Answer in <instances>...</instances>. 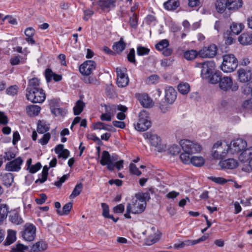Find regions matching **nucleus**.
<instances>
[{"label":"nucleus","mask_w":252,"mask_h":252,"mask_svg":"<svg viewBox=\"0 0 252 252\" xmlns=\"http://www.w3.org/2000/svg\"><path fill=\"white\" fill-rule=\"evenodd\" d=\"M223 62L220 66L221 69L224 72L233 71L238 66L237 58L233 54H226L223 56Z\"/></svg>","instance_id":"1"},{"label":"nucleus","mask_w":252,"mask_h":252,"mask_svg":"<svg viewBox=\"0 0 252 252\" xmlns=\"http://www.w3.org/2000/svg\"><path fill=\"white\" fill-rule=\"evenodd\" d=\"M239 159L244 164L242 170L244 172L250 173L252 171V147L246 149L243 151L239 157Z\"/></svg>","instance_id":"2"},{"label":"nucleus","mask_w":252,"mask_h":252,"mask_svg":"<svg viewBox=\"0 0 252 252\" xmlns=\"http://www.w3.org/2000/svg\"><path fill=\"white\" fill-rule=\"evenodd\" d=\"M151 125L148 113L145 110L140 112L138 121L135 125V129L138 131H144L151 126Z\"/></svg>","instance_id":"3"},{"label":"nucleus","mask_w":252,"mask_h":252,"mask_svg":"<svg viewBox=\"0 0 252 252\" xmlns=\"http://www.w3.org/2000/svg\"><path fill=\"white\" fill-rule=\"evenodd\" d=\"M247 146V142L241 138L232 140L230 145H228L227 152L231 154H238L244 150H246Z\"/></svg>","instance_id":"4"},{"label":"nucleus","mask_w":252,"mask_h":252,"mask_svg":"<svg viewBox=\"0 0 252 252\" xmlns=\"http://www.w3.org/2000/svg\"><path fill=\"white\" fill-rule=\"evenodd\" d=\"M180 144L184 152L191 154L197 153L201 150V146L199 144L189 140L182 139L180 141Z\"/></svg>","instance_id":"5"},{"label":"nucleus","mask_w":252,"mask_h":252,"mask_svg":"<svg viewBox=\"0 0 252 252\" xmlns=\"http://www.w3.org/2000/svg\"><path fill=\"white\" fill-rule=\"evenodd\" d=\"M27 99L33 103H41L46 98L44 91L42 89L27 93L26 94Z\"/></svg>","instance_id":"6"},{"label":"nucleus","mask_w":252,"mask_h":252,"mask_svg":"<svg viewBox=\"0 0 252 252\" xmlns=\"http://www.w3.org/2000/svg\"><path fill=\"white\" fill-rule=\"evenodd\" d=\"M36 228L34 225L27 223L24 226V230L21 231V236L26 241L31 242L34 240L36 236Z\"/></svg>","instance_id":"7"},{"label":"nucleus","mask_w":252,"mask_h":252,"mask_svg":"<svg viewBox=\"0 0 252 252\" xmlns=\"http://www.w3.org/2000/svg\"><path fill=\"white\" fill-rule=\"evenodd\" d=\"M118 159L117 155L111 156L109 152L107 151H103L100 160V163L103 165H107V168L109 170L113 171L114 170V162Z\"/></svg>","instance_id":"8"},{"label":"nucleus","mask_w":252,"mask_h":252,"mask_svg":"<svg viewBox=\"0 0 252 252\" xmlns=\"http://www.w3.org/2000/svg\"><path fill=\"white\" fill-rule=\"evenodd\" d=\"M126 69L125 67H117V84L119 87L124 88L128 85L129 78L126 74Z\"/></svg>","instance_id":"9"},{"label":"nucleus","mask_w":252,"mask_h":252,"mask_svg":"<svg viewBox=\"0 0 252 252\" xmlns=\"http://www.w3.org/2000/svg\"><path fill=\"white\" fill-rule=\"evenodd\" d=\"M219 87L223 91H227L230 89H231L232 91H236L238 89L237 85H233L232 78L228 76L222 77L219 83Z\"/></svg>","instance_id":"10"},{"label":"nucleus","mask_w":252,"mask_h":252,"mask_svg":"<svg viewBox=\"0 0 252 252\" xmlns=\"http://www.w3.org/2000/svg\"><path fill=\"white\" fill-rule=\"evenodd\" d=\"M218 48L215 44L204 47L199 51V56L202 58H212L214 57L217 53Z\"/></svg>","instance_id":"11"},{"label":"nucleus","mask_w":252,"mask_h":252,"mask_svg":"<svg viewBox=\"0 0 252 252\" xmlns=\"http://www.w3.org/2000/svg\"><path fill=\"white\" fill-rule=\"evenodd\" d=\"M145 138L149 139L151 145L157 148L158 152H161L164 149L163 146L161 145V140L160 137L157 134H153L151 132H146L144 134Z\"/></svg>","instance_id":"12"},{"label":"nucleus","mask_w":252,"mask_h":252,"mask_svg":"<svg viewBox=\"0 0 252 252\" xmlns=\"http://www.w3.org/2000/svg\"><path fill=\"white\" fill-rule=\"evenodd\" d=\"M96 67L95 63L92 60L85 61L79 66L80 73L85 76H89Z\"/></svg>","instance_id":"13"},{"label":"nucleus","mask_w":252,"mask_h":252,"mask_svg":"<svg viewBox=\"0 0 252 252\" xmlns=\"http://www.w3.org/2000/svg\"><path fill=\"white\" fill-rule=\"evenodd\" d=\"M201 75L203 78L210 77L215 68V63L213 61H207L202 64Z\"/></svg>","instance_id":"14"},{"label":"nucleus","mask_w":252,"mask_h":252,"mask_svg":"<svg viewBox=\"0 0 252 252\" xmlns=\"http://www.w3.org/2000/svg\"><path fill=\"white\" fill-rule=\"evenodd\" d=\"M101 106L104 107L105 108V112L112 117H113L117 111H121L122 112H126L127 110V108L126 106L119 104V105H115V104H104L103 105L101 104Z\"/></svg>","instance_id":"15"},{"label":"nucleus","mask_w":252,"mask_h":252,"mask_svg":"<svg viewBox=\"0 0 252 252\" xmlns=\"http://www.w3.org/2000/svg\"><path fill=\"white\" fill-rule=\"evenodd\" d=\"M240 82L248 83L252 80V72L250 69L241 68L237 71Z\"/></svg>","instance_id":"16"},{"label":"nucleus","mask_w":252,"mask_h":252,"mask_svg":"<svg viewBox=\"0 0 252 252\" xmlns=\"http://www.w3.org/2000/svg\"><path fill=\"white\" fill-rule=\"evenodd\" d=\"M23 160L21 157L7 162L5 165V169L8 171L18 172L21 169V165Z\"/></svg>","instance_id":"17"},{"label":"nucleus","mask_w":252,"mask_h":252,"mask_svg":"<svg viewBox=\"0 0 252 252\" xmlns=\"http://www.w3.org/2000/svg\"><path fill=\"white\" fill-rule=\"evenodd\" d=\"M177 92L172 87L169 86L165 90V100L169 104H172L177 98Z\"/></svg>","instance_id":"18"},{"label":"nucleus","mask_w":252,"mask_h":252,"mask_svg":"<svg viewBox=\"0 0 252 252\" xmlns=\"http://www.w3.org/2000/svg\"><path fill=\"white\" fill-rule=\"evenodd\" d=\"M221 145V142L218 141L213 145L212 156L214 158L222 159L224 158L226 153L222 150Z\"/></svg>","instance_id":"19"},{"label":"nucleus","mask_w":252,"mask_h":252,"mask_svg":"<svg viewBox=\"0 0 252 252\" xmlns=\"http://www.w3.org/2000/svg\"><path fill=\"white\" fill-rule=\"evenodd\" d=\"M135 97L141 105L145 108H150L153 106V100L146 94H136Z\"/></svg>","instance_id":"20"},{"label":"nucleus","mask_w":252,"mask_h":252,"mask_svg":"<svg viewBox=\"0 0 252 252\" xmlns=\"http://www.w3.org/2000/svg\"><path fill=\"white\" fill-rule=\"evenodd\" d=\"M146 206H127L126 212L124 216L126 218L130 219L131 214H138L142 213L145 210Z\"/></svg>","instance_id":"21"},{"label":"nucleus","mask_w":252,"mask_h":252,"mask_svg":"<svg viewBox=\"0 0 252 252\" xmlns=\"http://www.w3.org/2000/svg\"><path fill=\"white\" fill-rule=\"evenodd\" d=\"M115 0H98L99 8L104 12H109L111 9L115 7Z\"/></svg>","instance_id":"22"},{"label":"nucleus","mask_w":252,"mask_h":252,"mask_svg":"<svg viewBox=\"0 0 252 252\" xmlns=\"http://www.w3.org/2000/svg\"><path fill=\"white\" fill-rule=\"evenodd\" d=\"M219 165L222 168L232 169L237 167L238 165L237 160L233 158L221 160Z\"/></svg>","instance_id":"23"},{"label":"nucleus","mask_w":252,"mask_h":252,"mask_svg":"<svg viewBox=\"0 0 252 252\" xmlns=\"http://www.w3.org/2000/svg\"><path fill=\"white\" fill-rule=\"evenodd\" d=\"M47 248V244L44 241H39L33 244L29 252H43Z\"/></svg>","instance_id":"24"},{"label":"nucleus","mask_w":252,"mask_h":252,"mask_svg":"<svg viewBox=\"0 0 252 252\" xmlns=\"http://www.w3.org/2000/svg\"><path fill=\"white\" fill-rule=\"evenodd\" d=\"M40 80L37 78H32L29 80L26 89V93L40 89Z\"/></svg>","instance_id":"25"},{"label":"nucleus","mask_w":252,"mask_h":252,"mask_svg":"<svg viewBox=\"0 0 252 252\" xmlns=\"http://www.w3.org/2000/svg\"><path fill=\"white\" fill-rule=\"evenodd\" d=\"M242 0H227L226 6L229 10L235 11L239 9L243 5Z\"/></svg>","instance_id":"26"},{"label":"nucleus","mask_w":252,"mask_h":252,"mask_svg":"<svg viewBox=\"0 0 252 252\" xmlns=\"http://www.w3.org/2000/svg\"><path fill=\"white\" fill-rule=\"evenodd\" d=\"M93 128L94 130L103 129L108 131H115V129L111 125L106 124L104 123L97 122L93 124Z\"/></svg>","instance_id":"27"},{"label":"nucleus","mask_w":252,"mask_h":252,"mask_svg":"<svg viewBox=\"0 0 252 252\" xmlns=\"http://www.w3.org/2000/svg\"><path fill=\"white\" fill-rule=\"evenodd\" d=\"M238 41L240 44L244 45L252 44V33L249 32L242 33L238 37Z\"/></svg>","instance_id":"28"},{"label":"nucleus","mask_w":252,"mask_h":252,"mask_svg":"<svg viewBox=\"0 0 252 252\" xmlns=\"http://www.w3.org/2000/svg\"><path fill=\"white\" fill-rule=\"evenodd\" d=\"M0 179L5 186L9 187L13 182L14 176L11 173L0 174Z\"/></svg>","instance_id":"29"},{"label":"nucleus","mask_w":252,"mask_h":252,"mask_svg":"<svg viewBox=\"0 0 252 252\" xmlns=\"http://www.w3.org/2000/svg\"><path fill=\"white\" fill-rule=\"evenodd\" d=\"M126 44L124 42L123 38L121 37L118 42L114 43L112 48L118 54L121 53L125 49Z\"/></svg>","instance_id":"30"},{"label":"nucleus","mask_w":252,"mask_h":252,"mask_svg":"<svg viewBox=\"0 0 252 252\" xmlns=\"http://www.w3.org/2000/svg\"><path fill=\"white\" fill-rule=\"evenodd\" d=\"M165 9L167 10H174L180 6L179 0H168L163 3Z\"/></svg>","instance_id":"31"},{"label":"nucleus","mask_w":252,"mask_h":252,"mask_svg":"<svg viewBox=\"0 0 252 252\" xmlns=\"http://www.w3.org/2000/svg\"><path fill=\"white\" fill-rule=\"evenodd\" d=\"M72 206H55L56 211L60 215H67L71 210Z\"/></svg>","instance_id":"32"},{"label":"nucleus","mask_w":252,"mask_h":252,"mask_svg":"<svg viewBox=\"0 0 252 252\" xmlns=\"http://www.w3.org/2000/svg\"><path fill=\"white\" fill-rule=\"evenodd\" d=\"M27 112L30 116H34L38 115L41 110L40 106L35 105L28 106L27 108Z\"/></svg>","instance_id":"33"},{"label":"nucleus","mask_w":252,"mask_h":252,"mask_svg":"<svg viewBox=\"0 0 252 252\" xmlns=\"http://www.w3.org/2000/svg\"><path fill=\"white\" fill-rule=\"evenodd\" d=\"M16 239V232L12 230H8L7 231V236L6 237L4 245L9 246L14 243Z\"/></svg>","instance_id":"34"},{"label":"nucleus","mask_w":252,"mask_h":252,"mask_svg":"<svg viewBox=\"0 0 252 252\" xmlns=\"http://www.w3.org/2000/svg\"><path fill=\"white\" fill-rule=\"evenodd\" d=\"M230 30L232 33L235 34H239L244 28V25L241 23L233 22L230 26Z\"/></svg>","instance_id":"35"},{"label":"nucleus","mask_w":252,"mask_h":252,"mask_svg":"<svg viewBox=\"0 0 252 252\" xmlns=\"http://www.w3.org/2000/svg\"><path fill=\"white\" fill-rule=\"evenodd\" d=\"M197 56H199V52L195 50H190L184 52V57L188 61H191L195 59Z\"/></svg>","instance_id":"36"},{"label":"nucleus","mask_w":252,"mask_h":252,"mask_svg":"<svg viewBox=\"0 0 252 252\" xmlns=\"http://www.w3.org/2000/svg\"><path fill=\"white\" fill-rule=\"evenodd\" d=\"M85 106V103L81 100H78L75 103L73 107V112L75 115H78L83 111V108Z\"/></svg>","instance_id":"37"},{"label":"nucleus","mask_w":252,"mask_h":252,"mask_svg":"<svg viewBox=\"0 0 252 252\" xmlns=\"http://www.w3.org/2000/svg\"><path fill=\"white\" fill-rule=\"evenodd\" d=\"M222 76L220 72H213L210 77L207 78L209 80L211 83L216 84L220 83Z\"/></svg>","instance_id":"38"},{"label":"nucleus","mask_w":252,"mask_h":252,"mask_svg":"<svg viewBox=\"0 0 252 252\" xmlns=\"http://www.w3.org/2000/svg\"><path fill=\"white\" fill-rule=\"evenodd\" d=\"M227 8L226 1L225 0H217L216 2V8L219 13H223Z\"/></svg>","instance_id":"39"},{"label":"nucleus","mask_w":252,"mask_h":252,"mask_svg":"<svg viewBox=\"0 0 252 252\" xmlns=\"http://www.w3.org/2000/svg\"><path fill=\"white\" fill-rule=\"evenodd\" d=\"M204 159L201 156H193L191 157V163L195 166H201L204 164Z\"/></svg>","instance_id":"40"},{"label":"nucleus","mask_w":252,"mask_h":252,"mask_svg":"<svg viewBox=\"0 0 252 252\" xmlns=\"http://www.w3.org/2000/svg\"><path fill=\"white\" fill-rule=\"evenodd\" d=\"M135 197L137 200L142 203L146 204V202L150 199V193L148 192L145 193H139L136 194Z\"/></svg>","instance_id":"41"},{"label":"nucleus","mask_w":252,"mask_h":252,"mask_svg":"<svg viewBox=\"0 0 252 252\" xmlns=\"http://www.w3.org/2000/svg\"><path fill=\"white\" fill-rule=\"evenodd\" d=\"M179 92L183 94H187L190 90V86L187 83H180L178 86Z\"/></svg>","instance_id":"42"},{"label":"nucleus","mask_w":252,"mask_h":252,"mask_svg":"<svg viewBox=\"0 0 252 252\" xmlns=\"http://www.w3.org/2000/svg\"><path fill=\"white\" fill-rule=\"evenodd\" d=\"M83 81L86 84H90L94 85H98L99 81L95 77L85 76L83 79Z\"/></svg>","instance_id":"43"},{"label":"nucleus","mask_w":252,"mask_h":252,"mask_svg":"<svg viewBox=\"0 0 252 252\" xmlns=\"http://www.w3.org/2000/svg\"><path fill=\"white\" fill-rule=\"evenodd\" d=\"M50 127L45 123L39 121L37 124V131L39 133H46L49 130Z\"/></svg>","instance_id":"44"},{"label":"nucleus","mask_w":252,"mask_h":252,"mask_svg":"<svg viewBox=\"0 0 252 252\" xmlns=\"http://www.w3.org/2000/svg\"><path fill=\"white\" fill-rule=\"evenodd\" d=\"M169 43L167 39H162L155 45L157 50L162 51L166 47H169Z\"/></svg>","instance_id":"45"},{"label":"nucleus","mask_w":252,"mask_h":252,"mask_svg":"<svg viewBox=\"0 0 252 252\" xmlns=\"http://www.w3.org/2000/svg\"><path fill=\"white\" fill-rule=\"evenodd\" d=\"M103 208L102 216L105 218L112 220L114 222H117L118 218L115 219L113 215L109 214V206H102Z\"/></svg>","instance_id":"46"},{"label":"nucleus","mask_w":252,"mask_h":252,"mask_svg":"<svg viewBox=\"0 0 252 252\" xmlns=\"http://www.w3.org/2000/svg\"><path fill=\"white\" fill-rule=\"evenodd\" d=\"M28 246L20 243H17L11 248L10 252H23L24 251L28 250Z\"/></svg>","instance_id":"47"},{"label":"nucleus","mask_w":252,"mask_h":252,"mask_svg":"<svg viewBox=\"0 0 252 252\" xmlns=\"http://www.w3.org/2000/svg\"><path fill=\"white\" fill-rule=\"evenodd\" d=\"M9 217L10 221L13 223L20 224L23 222V220L16 212L13 213Z\"/></svg>","instance_id":"48"},{"label":"nucleus","mask_w":252,"mask_h":252,"mask_svg":"<svg viewBox=\"0 0 252 252\" xmlns=\"http://www.w3.org/2000/svg\"><path fill=\"white\" fill-rule=\"evenodd\" d=\"M191 155L188 152H184L182 153L180 156V159L185 164H189L191 162V157L189 155Z\"/></svg>","instance_id":"49"},{"label":"nucleus","mask_w":252,"mask_h":252,"mask_svg":"<svg viewBox=\"0 0 252 252\" xmlns=\"http://www.w3.org/2000/svg\"><path fill=\"white\" fill-rule=\"evenodd\" d=\"M19 88L17 85H12L6 89L5 92L8 95L14 96L18 92Z\"/></svg>","instance_id":"50"},{"label":"nucleus","mask_w":252,"mask_h":252,"mask_svg":"<svg viewBox=\"0 0 252 252\" xmlns=\"http://www.w3.org/2000/svg\"><path fill=\"white\" fill-rule=\"evenodd\" d=\"M83 189V185L82 183L76 185L74 188L72 193L70 195V197L74 198L78 196L81 192Z\"/></svg>","instance_id":"51"},{"label":"nucleus","mask_w":252,"mask_h":252,"mask_svg":"<svg viewBox=\"0 0 252 252\" xmlns=\"http://www.w3.org/2000/svg\"><path fill=\"white\" fill-rule=\"evenodd\" d=\"M224 38L225 39V43L226 45H231L234 41V39L232 37L230 32L227 31L224 34Z\"/></svg>","instance_id":"52"},{"label":"nucleus","mask_w":252,"mask_h":252,"mask_svg":"<svg viewBox=\"0 0 252 252\" xmlns=\"http://www.w3.org/2000/svg\"><path fill=\"white\" fill-rule=\"evenodd\" d=\"M150 49L143 46H138L137 48V54L138 56H145L149 54Z\"/></svg>","instance_id":"53"},{"label":"nucleus","mask_w":252,"mask_h":252,"mask_svg":"<svg viewBox=\"0 0 252 252\" xmlns=\"http://www.w3.org/2000/svg\"><path fill=\"white\" fill-rule=\"evenodd\" d=\"M51 138V134L50 133L47 132L44 133L42 137L38 140V143L41 144L42 145H45L47 144L48 141Z\"/></svg>","instance_id":"54"},{"label":"nucleus","mask_w":252,"mask_h":252,"mask_svg":"<svg viewBox=\"0 0 252 252\" xmlns=\"http://www.w3.org/2000/svg\"><path fill=\"white\" fill-rule=\"evenodd\" d=\"M159 239V236L158 235L155 234L154 236H149L147 240L146 244L148 245H151L156 243Z\"/></svg>","instance_id":"55"},{"label":"nucleus","mask_w":252,"mask_h":252,"mask_svg":"<svg viewBox=\"0 0 252 252\" xmlns=\"http://www.w3.org/2000/svg\"><path fill=\"white\" fill-rule=\"evenodd\" d=\"M128 62L136 64V62L135 59V50L133 48L130 50L129 53L127 56Z\"/></svg>","instance_id":"56"},{"label":"nucleus","mask_w":252,"mask_h":252,"mask_svg":"<svg viewBox=\"0 0 252 252\" xmlns=\"http://www.w3.org/2000/svg\"><path fill=\"white\" fill-rule=\"evenodd\" d=\"M129 171L130 173L137 175L140 176L141 174V172L138 169L136 166L133 163H130L129 165Z\"/></svg>","instance_id":"57"},{"label":"nucleus","mask_w":252,"mask_h":252,"mask_svg":"<svg viewBox=\"0 0 252 252\" xmlns=\"http://www.w3.org/2000/svg\"><path fill=\"white\" fill-rule=\"evenodd\" d=\"M208 179L216 183L220 184V185L224 184L227 182V180L226 179H224L223 178H221V177H216L211 176V177H208Z\"/></svg>","instance_id":"58"},{"label":"nucleus","mask_w":252,"mask_h":252,"mask_svg":"<svg viewBox=\"0 0 252 252\" xmlns=\"http://www.w3.org/2000/svg\"><path fill=\"white\" fill-rule=\"evenodd\" d=\"M138 18L137 15L135 13H133L132 16L129 18V24L133 28H136L138 24Z\"/></svg>","instance_id":"59"},{"label":"nucleus","mask_w":252,"mask_h":252,"mask_svg":"<svg viewBox=\"0 0 252 252\" xmlns=\"http://www.w3.org/2000/svg\"><path fill=\"white\" fill-rule=\"evenodd\" d=\"M243 109L247 110H252V98L244 101L242 105Z\"/></svg>","instance_id":"60"},{"label":"nucleus","mask_w":252,"mask_h":252,"mask_svg":"<svg viewBox=\"0 0 252 252\" xmlns=\"http://www.w3.org/2000/svg\"><path fill=\"white\" fill-rule=\"evenodd\" d=\"M51 112L56 116H63L65 114V112L64 110L63 109L61 108H59L58 107H57L56 108L53 109V110L51 111Z\"/></svg>","instance_id":"61"},{"label":"nucleus","mask_w":252,"mask_h":252,"mask_svg":"<svg viewBox=\"0 0 252 252\" xmlns=\"http://www.w3.org/2000/svg\"><path fill=\"white\" fill-rule=\"evenodd\" d=\"M145 22L149 25H155L156 23V18L153 15H148L145 18Z\"/></svg>","instance_id":"62"},{"label":"nucleus","mask_w":252,"mask_h":252,"mask_svg":"<svg viewBox=\"0 0 252 252\" xmlns=\"http://www.w3.org/2000/svg\"><path fill=\"white\" fill-rule=\"evenodd\" d=\"M69 176V175L68 174L63 175L61 178H60L59 181L55 183L54 185L56 187L60 188L63 183L68 179Z\"/></svg>","instance_id":"63"},{"label":"nucleus","mask_w":252,"mask_h":252,"mask_svg":"<svg viewBox=\"0 0 252 252\" xmlns=\"http://www.w3.org/2000/svg\"><path fill=\"white\" fill-rule=\"evenodd\" d=\"M41 167L42 166L41 163L40 162H37L35 165H32L29 170L32 174L35 173L41 168Z\"/></svg>","instance_id":"64"}]
</instances>
